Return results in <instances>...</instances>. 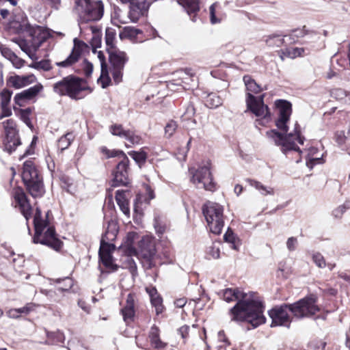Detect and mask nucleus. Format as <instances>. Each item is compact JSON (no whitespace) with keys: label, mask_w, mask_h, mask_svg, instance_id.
<instances>
[{"label":"nucleus","mask_w":350,"mask_h":350,"mask_svg":"<svg viewBox=\"0 0 350 350\" xmlns=\"http://www.w3.org/2000/svg\"><path fill=\"white\" fill-rule=\"evenodd\" d=\"M220 297L226 302L237 301L229 314L232 321L250 323L254 327L265 323L263 315L264 306L256 293H247L238 288H226L219 293Z\"/></svg>","instance_id":"f257e3e1"},{"label":"nucleus","mask_w":350,"mask_h":350,"mask_svg":"<svg viewBox=\"0 0 350 350\" xmlns=\"http://www.w3.org/2000/svg\"><path fill=\"white\" fill-rule=\"evenodd\" d=\"M14 25V27L17 29L19 33H27L31 37V39H14L13 41L31 59H34L36 51L45 40L44 36L41 32L40 27L31 25L26 18L23 19L21 23L15 21Z\"/></svg>","instance_id":"f03ea898"},{"label":"nucleus","mask_w":350,"mask_h":350,"mask_svg":"<svg viewBox=\"0 0 350 350\" xmlns=\"http://www.w3.org/2000/svg\"><path fill=\"white\" fill-rule=\"evenodd\" d=\"M246 88V105L247 109L250 110L258 117L264 119L270 116V112L268 106L265 105L263 99L265 95L262 94L258 97L254 96L252 94H259L262 91V88L250 75H245L243 77Z\"/></svg>","instance_id":"7ed1b4c3"},{"label":"nucleus","mask_w":350,"mask_h":350,"mask_svg":"<svg viewBox=\"0 0 350 350\" xmlns=\"http://www.w3.org/2000/svg\"><path fill=\"white\" fill-rule=\"evenodd\" d=\"M33 224L35 234L33 237L34 243L47 245L55 250H59L62 246V242L57 238L55 228L48 226L47 220L41 218V211L37 208L34 215Z\"/></svg>","instance_id":"20e7f679"},{"label":"nucleus","mask_w":350,"mask_h":350,"mask_svg":"<svg viewBox=\"0 0 350 350\" xmlns=\"http://www.w3.org/2000/svg\"><path fill=\"white\" fill-rule=\"evenodd\" d=\"M135 235L134 232H130L127 235L126 242L128 245L127 252L129 255L137 256L138 258L141 259L142 263L146 269H151L154 266L155 242L149 237H144L139 241L138 248L135 249L131 245Z\"/></svg>","instance_id":"39448f33"},{"label":"nucleus","mask_w":350,"mask_h":350,"mask_svg":"<svg viewBox=\"0 0 350 350\" xmlns=\"http://www.w3.org/2000/svg\"><path fill=\"white\" fill-rule=\"evenodd\" d=\"M118 231L116 222L112 219L109 221L105 232L102 237L98 252L100 260L103 265L112 271H116L118 269L111 256V252L115 250V245L109 243L108 241H113L116 239Z\"/></svg>","instance_id":"423d86ee"},{"label":"nucleus","mask_w":350,"mask_h":350,"mask_svg":"<svg viewBox=\"0 0 350 350\" xmlns=\"http://www.w3.org/2000/svg\"><path fill=\"white\" fill-rule=\"evenodd\" d=\"M267 136L278 146H280L281 151L284 154L288 152L295 150L301 152L300 148L296 145L295 140L300 144H303L305 138L301 135L299 125L297 122L295 123L293 132L284 135L275 129L268 131L266 133Z\"/></svg>","instance_id":"0eeeda50"},{"label":"nucleus","mask_w":350,"mask_h":350,"mask_svg":"<svg viewBox=\"0 0 350 350\" xmlns=\"http://www.w3.org/2000/svg\"><path fill=\"white\" fill-rule=\"evenodd\" d=\"M75 11L81 23L98 21L103 16L104 5L100 0H75Z\"/></svg>","instance_id":"6e6552de"},{"label":"nucleus","mask_w":350,"mask_h":350,"mask_svg":"<svg viewBox=\"0 0 350 350\" xmlns=\"http://www.w3.org/2000/svg\"><path fill=\"white\" fill-rule=\"evenodd\" d=\"M22 179L32 197L39 198L43 196L44 187L42 177L31 161H27L24 163Z\"/></svg>","instance_id":"1a4fd4ad"},{"label":"nucleus","mask_w":350,"mask_h":350,"mask_svg":"<svg viewBox=\"0 0 350 350\" xmlns=\"http://www.w3.org/2000/svg\"><path fill=\"white\" fill-rule=\"evenodd\" d=\"M85 90L83 80L77 77L69 75L53 85V91L60 96H68L72 99H81L80 94Z\"/></svg>","instance_id":"9d476101"},{"label":"nucleus","mask_w":350,"mask_h":350,"mask_svg":"<svg viewBox=\"0 0 350 350\" xmlns=\"http://www.w3.org/2000/svg\"><path fill=\"white\" fill-rule=\"evenodd\" d=\"M224 208L220 204L207 202L202 208V213L205 217L211 232L219 234L224 227Z\"/></svg>","instance_id":"9b49d317"},{"label":"nucleus","mask_w":350,"mask_h":350,"mask_svg":"<svg viewBox=\"0 0 350 350\" xmlns=\"http://www.w3.org/2000/svg\"><path fill=\"white\" fill-rule=\"evenodd\" d=\"M317 297L314 295H310L299 301L290 304V312L297 319L310 317L319 311L317 305Z\"/></svg>","instance_id":"f8f14e48"},{"label":"nucleus","mask_w":350,"mask_h":350,"mask_svg":"<svg viewBox=\"0 0 350 350\" xmlns=\"http://www.w3.org/2000/svg\"><path fill=\"white\" fill-rule=\"evenodd\" d=\"M109 58L111 64V73L116 84L122 80L123 70L128 61L126 53L119 49L109 50Z\"/></svg>","instance_id":"ddd939ff"},{"label":"nucleus","mask_w":350,"mask_h":350,"mask_svg":"<svg viewBox=\"0 0 350 350\" xmlns=\"http://www.w3.org/2000/svg\"><path fill=\"white\" fill-rule=\"evenodd\" d=\"M191 181L198 188H204L205 190L213 191L215 189V183L213 180L210 167L208 165L201 166L191 172Z\"/></svg>","instance_id":"4468645a"},{"label":"nucleus","mask_w":350,"mask_h":350,"mask_svg":"<svg viewBox=\"0 0 350 350\" xmlns=\"http://www.w3.org/2000/svg\"><path fill=\"white\" fill-rule=\"evenodd\" d=\"M3 125L5 133L3 142L4 150L11 154L21 144L16 129V125L12 119L3 122Z\"/></svg>","instance_id":"2eb2a0df"},{"label":"nucleus","mask_w":350,"mask_h":350,"mask_svg":"<svg viewBox=\"0 0 350 350\" xmlns=\"http://www.w3.org/2000/svg\"><path fill=\"white\" fill-rule=\"evenodd\" d=\"M121 159L118 161L113 172V178L112 186L118 187L126 185L129 183V158L123 152H120Z\"/></svg>","instance_id":"dca6fc26"},{"label":"nucleus","mask_w":350,"mask_h":350,"mask_svg":"<svg viewBox=\"0 0 350 350\" xmlns=\"http://www.w3.org/2000/svg\"><path fill=\"white\" fill-rule=\"evenodd\" d=\"M291 305L284 304L276 306L269 312V315L272 320L271 326H284L289 327L291 323V318L288 314Z\"/></svg>","instance_id":"f3484780"},{"label":"nucleus","mask_w":350,"mask_h":350,"mask_svg":"<svg viewBox=\"0 0 350 350\" xmlns=\"http://www.w3.org/2000/svg\"><path fill=\"white\" fill-rule=\"evenodd\" d=\"M122 3L129 4L128 16L133 23H137L139 19L148 13L150 3L147 0H120Z\"/></svg>","instance_id":"a211bd4d"},{"label":"nucleus","mask_w":350,"mask_h":350,"mask_svg":"<svg viewBox=\"0 0 350 350\" xmlns=\"http://www.w3.org/2000/svg\"><path fill=\"white\" fill-rule=\"evenodd\" d=\"M277 107L279 110V117L275 122V125L280 130L287 133V122L289 121L292 113L291 104L283 100H278Z\"/></svg>","instance_id":"6ab92c4d"},{"label":"nucleus","mask_w":350,"mask_h":350,"mask_svg":"<svg viewBox=\"0 0 350 350\" xmlns=\"http://www.w3.org/2000/svg\"><path fill=\"white\" fill-rule=\"evenodd\" d=\"M87 47L86 44L78 40L77 38L74 39V46L70 54L64 61L56 62L55 64L59 67L67 68L72 66L77 63L83 51Z\"/></svg>","instance_id":"aec40b11"},{"label":"nucleus","mask_w":350,"mask_h":350,"mask_svg":"<svg viewBox=\"0 0 350 350\" xmlns=\"http://www.w3.org/2000/svg\"><path fill=\"white\" fill-rule=\"evenodd\" d=\"M109 131L113 135L124 139L133 145L139 144L141 143L142 138L139 135L135 134L132 130L125 129L122 124H112L109 127Z\"/></svg>","instance_id":"412c9836"},{"label":"nucleus","mask_w":350,"mask_h":350,"mask_svg":"<svg viewBox=\"0 0 350 350\" xmlns=\"http://www.w3.org/2000/svg\"><path fill=\"white\" fill-rule=\"evenodd\" d=\"M42 90L43 85L41 83H37L16 94L14 98V104L18 107L25 106L29 100L34 98Z\"/></svg>","instance_id":"4be33fe9"},{"label":"nucleus","mask_w":350,"mask_h":350,"mask_svg":"<svg viewBox=\"0 0 350 350\" xmlns=\"http://www.w3.org/2000/svg\"><path fill=\"white\" fill-rule=\"evenodd\" d=\"M12 196L19 206L21 213L28 220L31 216V207L23 189L21 187L14 188L12 191Z\"/></svg>","instance_id":"5701e85b"},{"label":"nucleus","mask_w":350,"mask_h":350,"mask_svg":"<svg viewBox=\"0 0 350 350\" xmlns=\"http://www.w3.org/2000/svg\"><path fill=\"white\" fill-rule=\"evenodd\" d=\"M188 15L190 16L193 22H196L198 19V12L200 11L199 0H178Z\"/></svg>","instance_id":"b1692460"},{"label":"nucleus","mask_w":350,"mask_h":350,"mask_svg":"<svg viewBox=\"0 0 350 350\" xmlns=\"http://www.w3.org/2000/svg\"><path fill=\"white\" fill-rule=\"evenodd\" d=\"M36 80L33 75H29L25 76L14 75L9 78L8 82L10 85L16 88L20 89L25 87L31 83H33Z\"/></svg>","instance_id":"393cba45"},{"label":"nucleus","mask_w":350,"mask_h":350,"mask_svg":"<svg viewBox=\"0 0 350 350\" xmlns=\"http://www.w3.org/2000/svg\"><path fill=\"white\" fill-rule=\"evenodd\" d=\"M128 190H118L116 193V200L122 213L127 217L130 215Z\"/></svg>","instance_id":"a878e982"},{"label":"nucleus","mask_w":350,"mask_h":350,"mask_svg":"<svg viewBox=\"0 0 350 350\" xmlns=\"http://www.w3.org/2000/svg\"><path fill=\"white\" fill-rule=\"evenodd\" d=\"M135 301L134 297L131 294H129L126 297V305L121 310L124 321L126 323H130L133 321L135 315Z\"/></svg>","instance_id":"bb28decb"},{"label":"nucleus","mask_w":350,"mask_h":350,"mask_svg":"<svg viewBox=\"0 0 350 350\" xmlns=\"http://www.w3.org/2000/svg\"><path fill=\"white\" fill-rule=\"evenodd\" d=\"M149 339L151 346L157 349H163L167 343L163 342L159 337V329L155 325H152L149 332Z\"/></svg>","instance_id":"cd10ccee"},{"label":"nucleus","mask_w":350,"mask_h":350,"mask_svg":"<svg viewBox=\"0 0 350 350\" xmlns=\"http://www.w3.org/2000/svg\"><path fill=\"white\" fill-rule=\"evenodd\" d=\"M142 33V31L132 27H125L120 33L119 37L121 40L129 39L135 42L139 34Z\"/></svg>","instance_id":"c85d7f7f"},{"label":"nucleus","mask_w":350,"mask_h":350,"mask_svg":"<svg viewBox=\"0 0 350 350\" xmlns=\"http://www.w3.org/2000/svg\"><path fill=\"white\" fill-rule=\"evenodd\" d=\"M247 182L250 186L257 189L262 196L274 195V189L271 187L265 186L260 182L252 179H247Z\"/></svg>","instance_id":"c756f323"},{"label":"nucleus","mask_w":350,"mask_h":350,"mask_svg":"<svg viewBox=\"0 0 350 350\" xmlns=\"http://www.w3.org/2000/svg\"><path fill=\"white\" fill-rule=\"evenodd\" d=\"M15 113L20 117L21 120L29 127H31V122L29 118L31 113V109L30 107L26 109H20L15 105L13 107Z\"/></svg>","instance_id":"7c9ffc66"},{"label":"nucleus","mask_w":350,"mask_h":350,"mask_svg":"<svg viewBox=\"0 0 350 350\" xmlns=\"http://www.w3.org/2000/svg\"><path fill=\"white\" fill-rule=\"evenodd\" d=\"M64 340V334L60 331L47 334V343L49 345H59L60 343H63Z\"/></svg>","instance_id":"2f4dec72"},{"label":"nucleus","mask_w":350,"mask_h":350,"mask_svg":"<svg viewBox=\"0 0 350 350\" xmlns=\"http://www.w3.org/2000/svg\"><path fill=\"white\" fill-rule=\"evenodd\" d=\"M74 139L75 136L72 133H67L66 134L64 135L59 139L57 142L58 148L60 149L61 151L67 149Z\"/></svg>","instance_id":"473e14b6"},{"label":"nucleus","mask_w":350,"mask_h":350,"mask_svg":"<svg viewBox=\"0 0 350 350\" xmlns=\"http://www.w3.org/2000/svg\"><path fill=\"white\" fill-rule=\"evenodd\" d=\"M223 100L215 93L209 94L206 99V105L210 108H217L222 105Z\"/></svg>","instance_id":"72a5a7b5"},{"label":"nucleus","mask_w":350,"mask_h":350,"mask_svg":"<svg viewBox=\"0 0 350 350\" xmlns=\"http://www.w3.org/2000/svg\"><path fill=\"white\" fill-rule=\"evenodd\" d=\"M206 258L208 259L219 258L220 255L219 243H212L210 246L207 247L206 250Z\"/></svg>","instance_id":"f704fd0d"},{"label":"nucleus","mask_w":350,"mask_h":350,"mask_svg":"<svg viewBox=\"0 0 350 350\" xmlns=\"http://www.w3.org/2000/svg\"><path fill=\"white\" fill-rule=\"evenodd\" d=\"M98 81L101 83L103 88H105L109 85L111 79L109 77L107 65L101 66L100 76L98 78Z\"/></svg>","instance_id":"c9c22d12"},{"label":"nucleus","mask_w":350,"mask_h":350,"mask_svg":"<svg viewBox=\"0 0 350 350\" xmlns=\"http://www.w3.org/2000/svg\"><path fill=\"white\" fill-rule=\"evenodd\" d=\"M196 110L193 105L191 103H188L185 107V111L181 115L180 118L183 122L191 120L192 122L196 124V120L193 119Z\"/></svg>","instance_id":"e433bc0d"},{"label":"nucleus","mask_w":350,"mask_h":350,"mask_svg":"<svg viewBox=\"0 0 350 350\" xmlns=\"http://www.w3.org/2000/svg\"><path fill=\"white\" fill-rule=\"evenodd\" d=\"M116 32L112 29H107L105 31V42L107 46L109 48L107 49V51L112 49H117L114 47V40L116 38Z\"/></svg>","instance_id":"4c0bfd02"},{"label":"nucleus","mask_w":350,"mask_h":350,"mask_svg":"<svg viewBox=\"0 0 350 350\" xmlns=\"http://www.w3.org/2000/svg\"><path fill=\"white\" fill-rule=\"evenodd\" d=\"M150 301L152 306L155 308L157 315L163 312L164 306L163 305V299L160 295L150 297Z\"/></svg>","instance_id":"58836bf2"},{"label":"nucleus","mask_w":350,"mask_h":350,"mask_svg":"<svg viewBox=\"0 0 350 350\" xmlns=\"http://www.w3.org/2000/svg\"><path fill=\"white\" fill-rule=\"evenodd\" d=\"M266 44L270 47H280L283 44V38L278 35L270 36L266 39Z\"/></svg>","instance_id":"ea45409f"},{"label":"nucleus","mask_w":350,"mask_h":350,"mask_svg":"<svg viewBox=\"0 0 350 350\" xmlns=\"http://www.w3.org/2000/svg\"><path fill=\"white\" fill-rule=\"evenodd\" d=\"M68 350H88L77 338H72L68 342Z\"/></svg>","instance_id":"a19ab883"},{"label":"nucleus","mask_w":350,"mask_h":350,"mask_svg":"<svg viewBox=\"0 0 350 350\" xmlns=\"http://www.w3.org/2000/svg\"><path fill=\"white\" fill-rule=\"evenodd\" d=\"M224 239L225 241L232 244L231 247L232 249H234V250L238 249L237 245V242L238 241L237 238L236 237L234 232L230 228H228V230L226 231V232L225 233V234L224 236Z\"/></svg>","instance_id":"79ce46f5"},{"label":"nucleus","mask_w":350,"mask_h":350,"mask_svg":"<svg viewBox=\"0 0 350 350\" xmlns=\"http://www.w3.org/2000/svg\"><path fill=\"white\" fill-rule=\"evenodd\" d=\"M129 155L137 163L141 165L144 163L146 160V153L144 151L136 152L132 151L129 153Z\"/></svg>","instance_id":"37998d69"},{"label":"nucleus","mask_w":350,"mask_h":350,"mask_svg":"<svg viewBox=\"0 0 350 350\" xmlns=\"http://www.w3.org/2000/svg\"><path fill=\"white\" fill-rule=\"evenodd\" d=\"M350 208V202H345L343 204L335 208L332 214L336 218H340L344 213Z\"/></svg>","instance_id":"c03bdc74"},{"label":"nucleus","mask_w":350,"mask_h":350,"mask_svg":"<svg viewBox=\"0 0 350 350\" xmlns=\"http://www.w3.org/2000/svg\"><path fill=\"white\" fill-rule=\"evenodd\" d=\"M177 123L174 120L169 121L165 126V135L167 138H170L174 133L177 129Z\"/></svg>","instance_id":"a18cd8bd"},{"label":"nucleus","mask_w":350,"mask_h":350,"mask_svg":"<svg viewBox=\"0 0 350 350\" xmlns=\"http://www.w3.org/2000/svg\"><path fill=\"white\" fill-rule=\"evenodd\" d=\"M12 92L8 89H4L0 94L1 105H8L11 99Z\"/></svg>","instance_id":"49530a36"},{"label":"nucleus","mask_w":350,"mask_h":350,"mask_svg":"<svg viewBox=\"0 0 350 350\" xmlns=\"http://www.w3.org/2000/svg\"><path fill=\"white\" fill-rule=\"evenodd\" d=\"M32 67L36 69H42L45 71H48L51 69V63L49 59H44L40 62H35L32 65Z\"/></svg>","instance_id":"de8ad7c7"},{"label":"nucleus","mask_w":350,"mask_h":350,"mask_svg":"<svg viewBox=\"0 0 350 350\" xmlns=\"http://www.w3.org/2000/svg\"><path fill=\"white\" fill-rule=\"evenodd\" d=\"M313 262L319 268H323L326 266L324 257L320 253H315L312 255Z\"/></svg>","instance_id":"09e8293b"},{"label":"nucleus","mask_w":350,"mask_h":350,"mask_svg":"<svg viewBox=\"0 0 350 350\" xmlns=\"http://www.w3.org/2000/svg\"><path fill=\"white\" fill-rule=\"evenodd\" d=\"M100 150H101L102 153H103L105 155H106L107 158L118 157H119L120 159H121V154H120V151L110 150L107 149L106 147H102L100 148Z\"/></svg>","instance_id":"8fccbe9b"},{"label":"nucleus","mask_w":350,"mask_h":350,"mask_svg":"<svg viewBox=\"0 0 350 350\" xmlns=\"http://www.w3.org/2000/svg\"><path fill=\"white\" fill-rule=\"evenodd\" d=\"M304 52L303 48H292L288 49V55L291 58H295L296 57L301 56Z\"/></svg>","instance_id":"3c124183"},{"label":"nucleus","mask_w":350,"mask_h":350,"mask_svg":"<svg viewBox=\"0 0 350 350\" xmlns=\"http://www.w3.org/2000/svg\"><path fill=\"white\" fill-rule=\"evenodd\" d=\"M297 239L294 237H291L287 239L286 247L291 252L294 251L297 247Z\"/></svg>","instance_id":"603ef678"},{"label":"nucleus","mask_w":350,"mask_h":350,"mask_svg":"<svg viewBox=\"0 0 350 350\" xmlns=\"http://www.w3.org/2000/svg\"><path fill=\"white\" fill-rule=\"evenodd\" d=\"M0 51L3 57L10 59L15 55L9 48L0 44Z\"/></svg>","instance_id":"864d4df0"},{"label":"nucleus","mask_w":350,"mask_h":350,"mask_svg":"<svg viewBox=\"0 0 350 350\" xmlns=\"http://www.w3.org/2000/svg\"><path fill=\"white\" fill-rule=\"evenodd\" d=\"M154 227L159 236L162 235L165 232V226L161 223L158 218L154 219Z\"/></svg>","instance_id":"5fc2aeb1"},{"label":"nucleus","mask_w":350,"mask_h":350,"mask_svg":"<svg viewBox=\"0 0 350 350\" xmlns=\"http://www.w3.org/2000/svg\"><path fill=\"white\" fill-rule=\"evenodd\" d=\"M216 6H217V3H214L209 8V10H210V20H211V23L212 24H215V23L219 22V20L218 18H217V17L215 16V8H216Z\"/></svg>","instance_id":"6e6d98bb"},{"label":"nucleus","mask_w":350,"mask_h":350,"mask_svg":"<svg viewBox=\"0 0 350 350\" xmlns=\"http://www.w3.org/2000/svg\"><path fill=\"white\" fill-rule=\"evenodd\" d=\"M93 71V65L92 63L88 62L87 60L84 61L83 66V72L86 77H90L92 75Z\"/></svg>","instance_id":"4d7b16f0"},{"label":"nucleus","mask_w":350,"mask_h":350,"mask_svg":"<svg viewBox=\"0 0 350 350\" xmlns=\"http://www.w3.org/2000/svg\"><path fill=\"white\" fill-rule=\"evenodd\" d=\"M61 280L64 281L66 284H65V287H59V291H68L69 288H70L72 287V280H71V278L66 277L62 280L57 279V282H59Z\"/></svg>","instance_id":"13d9d810"},{"label":"nucleus","mask_w":350,"mask_h":350,"mask_svg":"<svg viewBox=\"0 0 350 350\" xmlns=\"http://www.w3.org/2000/svg\"><path fill=\"white\" fill-rule=\"evenodd\" d=\"M335 139H336V142L339 145L343 144L345 142V139H346L345 132L342 131H336L335 133Z\"/></svg>","instance_id":"bf43d9fd"},{"label":"nucleus","mask_w":350,"mask_h":350,"mask_svg":"<svg viewBox=\"0 0 350 350\" xmlns=\"http://www.w3.org/2000/svg\"><path fill=\"white\" fill-rule=\"evenodd\" d=\"M10 60L12 62L14 66L16 68H21L24 64V61L18 57L16 55H14V57H12Z\"/></svg>","instance_id":"052dcab7"},{"label":"nucleus","mask_w":350,"mask_h":350,"mask_svg":"<svg viewBox=\"0 0 350 350\" xmlns=\"http://www.w3.org/2000/svg\"><path fill=\"white\" fill-rule=\"evenodd\" d=\"M1 114L0 115V120L5 117H9L12 115V111L8 107V105H1Z\"/></svg>","instance_id":"680f3d73"},{"label":"nucleus","mask_w":350,"mask_h":350,"mask_svg":"<svg viewBox=\"0 0 350 350\" xmlns=\"http://www.w3.org/2000/svg\"><path fill=\"white\" fill-rule=\"evenodd\" d=\"M16 311H18V313L19 316H21V314H28L30 311L32 310L33 306L31 304H27L25 306L20 308H15Z\"/></svg>","instance_id":"e2e57ef3"},{"label":"nucleus","mask_w":350,"mask_h":350,"mask_svg":"<svg viewBox=\"0 0 350 350\" xmlns=\"http://www.w3.org/2000/svg\"><path fill=\"white\" fill-rule=\"evenodd\" d=\"M307 29L306 27L304 26L302 28L297 29L293 30V33L296 37H303L307 33Z\"/></svg>","instance_id":"0e129e2a"},{"label":"nucleus","mask_w":350,"mask_h":350,"mask_svg":"<svg viewBox=\"0 0 350 350\" xmlns=\"http://www.w3.org/2000/svg\"><path fill=\"white\" fill-rule=\"evenodd\" d=\"M218 340L220 342H224L228 346L230 345L228 338L225 335L224 331L223 330L218 332Z\"/></svg>","instance_id":"69168bd1"},{"label":"nucleus","mask_w":350,"mask_h":350,"mask_svg":"<svg viewBox=\"0 0 350 350\" xmlns=\"http://www.w3.org/2000/svg\"><path fill=\"white\" fill-rule=\"evenodd\" d=\"M189 327L187 325H183L178 329L180 334L183 338H186L188 336Z\"/></svg>","instance_id":"338daca9"},{"label":"nucleus","mask_w":350,"mask_h":350,"mask_svg":"<svg viewBox=\"0 0 350 350\" xmlns=\"http://www.w3.org/2000/svg\"><path fill=\"white\" fill-rule=\"evenodd\" d=\"M177 74L183 79H188L192 75L190 73V70H180L177 72Z\"/></svg>","instance_id":"774afa93"}]
</instances>
